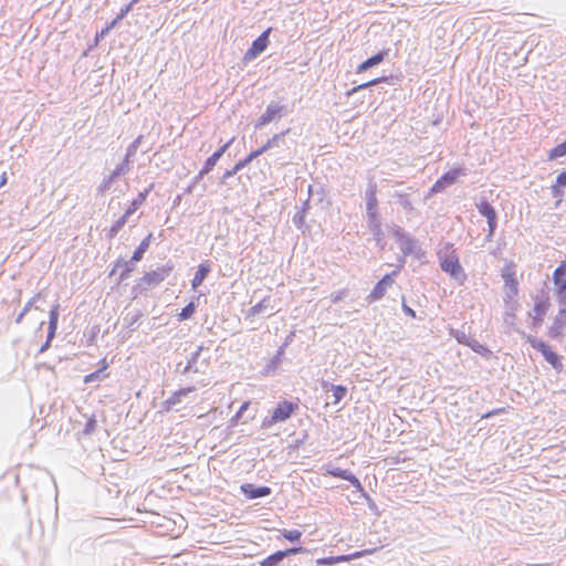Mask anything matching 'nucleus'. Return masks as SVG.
Here are the masks:
<instances>
[{
  "mask_svg": "<svg viewBox=\"0 0 566 566\" xmlns=\"http://www.w3.org/2000/svg\"><path fill=\"white\" fill-rule=\"evenodd\" d=\"M193 387H187V388H181L179 389L178 391H176L180 397L182 396H186L188 394H190L191 391H193Z\"/></svg>",
  "mask_w": 566,
  "mask_h": 566,
  "instance_id": "nucleus-43",
  "label": "nucleus"
},
{
  "mask_svg": "<svg viewBox=\"0 0 566 566\" xmlns=\"http://www.w3.org/2000/svg\"><path fill=\"white\" fill-rule=\"evenodd\" d=\"M526 340L533 348L541 352V354L544 356L545 360L549 365H552L555 369L560 370L563 368L560 357L551 348L549 345H547L546 343H544L531 335L526 336Z\"/></svg>",
  "mask_w": 566,
  "mask_h": 566,
  "instance_id": "nucleus-2",
  "label": "nucleus"
},
{
  "mask_svg": "<svg viewBox=\"0 0 566 566\" xmlns=\"http://www.w3.org/2000/svg\"><path fill=\"white\" fill-rule=\"evenodd\" d=\"M139 0H132L128 4L123 7L119 11L120 17L125 18L127 13L132 10L133 6L137 3Z\"/></svg>",
  "mask_w": 566,
  "mask_h": 566,
  "instance_id": "nucleus-37",
  "label": "nucleus"
},
{
  "mask_svg": "<svg viewBox=\"0 0 566 566\" xmlns=\"http://www.w3.org/2000/svg\"><path fill=\"white\" fill-rule=\"evenodd\" d=\"M282 113V107L279 105H269L265 112L260 116L258 126H264L275 118H279Z\"/></svg>",
  "mask_w": 566,
  "mask_h": 566,
  "instance_id": "nucleus-19",
  "label": "nucleus"
},
{
  "mask_svg": "<svg viewBox=\"0 0 566 566\" xmlns=\"http://www.w3.org/2000/svg\"><path fill=\"white\" fill-rule=\"evenodd\" d=\"M7 182V174L3 172L0 179V187H2Z\"/></svg>",
  "mask_w": 566,
  "mask_h": 566,
  "instance_id": "nucleus-50",
  "label": "nucleus"
},
{
  "mask_svg": "<svg viewBox=\"0 0 566 566\" xmlns=\"http://www.w3.org/2000/svg\"><path fill=\"white\" fill-rule=\"evenodd\" d=\"M280 533L289 542H298L302 537L300 530H282Z\"/></svg>",
  "mask_w": 566,
  "mask_h": 566,
  "instance_id": "nucleus-29",
  "label": "nucleus"
},
{
  "mask_svg": "<svg viewBox=\"0 0 566 566\" xmlns=\"http://www.w3.org/2000/svg\"><path fill=\"white\" fill-rule=\"evenodd\" d=\"M552 192L555 197H558V203H559L562 200V197H563V191H562L560 187H558V185H553Z\"/></svg>",
  "mask_w": 566,
  "mask_h": 566,
  "instance_id": "nucleus-39",
  "label": "nucleus"
},
{
  "mask_svg": "<svg viewBox=\"0 0 566 566\" xmlns=\"http://www.w3.org/2000/svg\"><path fill=\"white\" fill-rule=\"evenodd\" d=\"M180 396L177 392H174L165 402V410L169 411L171 406L178 403L180 401Z\"/></svg>",
  "mask_w": 566,
  "mask_h": 566,
  "instance_id": "nucleus-35",
  "label": "nucleus"
},
{
  "mask_svg": "<svg viewBox=\"0 0 566 566\" xmlns=\"http://www.w3.org/2000/svg\"><path fill=\"white\" fill-rule=\"evenodd\" d=\"M271 28H268L265 31L262 32V34L255 39L252 42V45L250 49L247 50L244 53V61H252L254 60L259 54H261L269 45Z\"/></svg>",
  "mask_w": 566,
  "mask_h": 566,
  "instance_id": "nucleus-7",
  "label": "nucleus"
},
{
  "mask_svg": "<svg viewBox=\"0 0 566 566\" xmlns=\"http://www.w3.org/2000/svg\"><path fill=\"white\" fill-rule=\"evenodd\" d=\"M473 348L478 353L486 352V349L482 345H474Z\"/></svg>",
  "mask_w": 566,
  "mask_h": 566,
  "instance_id": "nucleus-49",
  "label": "nucleus"
},
{
  "mask_svg": "<svg viewBox=\"0 0 566 566\" xmlns=\"http://www.w3.org/2000/svg\"><path fill=\"white\" fill-rule=\"evenodd\" d=\"M558 187H565L566 186V171H562L556 179V184Z\"/></svg>",
  "mask_w": 566,
  "mask_h": 566,
  "instance_id": "nucleus-38",
  "label": "nucleus"
},
{
  "mask_svg": "<svg viewBox=\"0 0 566 566\" xmlns=\"http://www.w3.org/2000/svg\"><path fill=\"white\" fill-rule=\"evenodd\" d=\"M111 30H112V29H111L108 25H106L105 28H103V29H102V30L96 34L95 40H96V41H98L99 39L105 38V36L109 33V31H111Z\"/></svg>",
  "mask_w": 566,
  "mask_h": 566,
  "instance_id": "nucleus-40",
  "label": "nucleus"
},
{
  "mask_svg": "<svg viewBox=\"0 0 566 566\" xmlns=\"http://www.w3.org/2000/svg\"><path fill=\"white\" fill-rule=\"evenodd\" d=\"M387 56H388V50H382V51L378 52L377 54L373 55L371 57L367 59L363 63H360L357 66L356 72L364 73L368 69L380 64Z\"/></svg>",
  "mask_w": 566,
  "mask_h": 566,
  "instance_id": "nucleus-16",
  "label": "nucleus"
},
{
  "mask_svg": "<svg viewBox=\"0 0 566 566\" xmlns=\"http://www.w3.org/2000/svg\"><path fill=\"white\" fill-rule=\"evenodd\" d=\"M326 474L333 478H339L352 483L357 491H363L360 481L348 470H342L339 468H332L326 470Z\"/></svg>",
  "mask_w": 566,
  "mask_h": 566,
  "instance_id": "nucleus-13",
  "label": "nucleus"
},
{
  "mask_svg": "<svg viewBox=\"0 0 566 566\" xmlns=\"http://www.w3.org/2000/svg\"><path fill=\"white\" fill-rule=\"evenodd\" d=\"M29 305H30V304H27V305H25V307H24L23 312H22V313L19 315V317L17 318V322H18V323L22 319L23 315H24V314H25V312L29 310Z\"/></svg>",
  "mask_w": 566,
  "mask_h": 566,
  "instance_id": "nucleus-47",
  "label": "nucleus"
},
{
  "mask_svg": "<svg viewBox=\"0 0 566 566\" xmlns=\"http://www.w3.org/2000/svg\"><path fill=\"white\" fill-rule=\"evenodd\" d=\"M219 161V158L217 156H214L213 154L211 156H209L203 166L201 167L199 174H198V177H203L205 175H208L213 168L214 166L217 165V163Z\"/></svg>",
  "mask_w": 566,
  "mask_h": 566,
  "instance_id": "nucleus-26",
  "label": "nucleus"
},
{
  "mask_svg": "<svg viewBox=\"0 0 566 566\" xmlns=\"http://www.w3.org/2000/svg\"><path fill=\"white\" fill-rule=\"evenodd\" d=\"M373 549H364L359 552H355L348 555H339V556H331V557H322L316 559L317 566H332L342 562H349L352 559L360 558L365 555L371 554Z\"/></svg>",
  "mask_w": 566,
  "mask_h": 566,
  "instance_id": "nucleus-10",
  "label": "nucleus"
},
{
  "mask_svg": "<svg viewBox=\"0 0 566 566\" xmlns=\"http://www.w3.org/2000/svg\"><path fill=\"white\" fill-rule=\"evenodd\" d=\"M118 23V21L116 19H114L112 22H109L107 25L113 29L115 28V25Z\"/></svg>",
  "mask_w": 566,
  "mask_h": 566,
  "instance_id": "nucleus-51",
  "label": "nucleus"
},
{
  "mask_svg": "<svg viewBox=\"0 0 566 566\" xmlns=\"http://www.w3.org/2000/svg\"><path fill=\"white\" fill-rule=\"evenodd\" d=\"M171 266H160L155 271L146 272L139 281V286L148 290L160 284L170 273Z\"/></svg>",
  "mask_w": 566,
  "mask_h": 566,
  "instance_id": "nucleus-4",
  "label": "nucleus"
},
{
  "mask_svg": "<svg viewBox=\"0 0 566 566\" xmlns=\"http://www.w3.org/2000/svg\"><path fill=\"white\" fill-rule=\"evenodd\" d=\"M147 195H148V190L139 192L137 195V197L135 199H133L129 207L126 209V211L124 213L126 216L130 217L137 210V208L145 202Z\"/></svg>",
  "mask_w": 566,
  "mask_h": 566,
  "instance_id": "nucleus-24",
  "label": "nucleus"
},
{
  "mask_svg": "<svg viewBox=\"0 0 566 566\" xmlns=\"http://www.w3.org/2000/svg\"><path fill=\"white\" fill-rule=\"evenodd\" d=\"M195 312H196V305H195L193 302H190L179 313V315H178L179 321H185V319H188V318L192 317Z\"/></svg>",
  "mask_w": 566,
  "mask_h": 566,
  "instance_id": "nucleus-31",
  "label": "nucleus"
},
{
  "mask_svg": "<svg viewBox=\"0 0 566 566\" xmlns=\"http://www.w3.org/2000/svg\"><path fill=\"white\" fill-rule=\"evenodd\" d=\"M402 308H403V312H405L408 316H410V317H412V318H415V317H416V312H415L412 308H410V307H409V306H407L406 304H402Z\"/></svg>",
  "mask_w": 566,
  "mask_h": 566,
  "instance_id": "nucleus-42",
  "label": "nucleus"
},
{
  "mask_svg": "<svg viewBox=\"0 0 566 566\" xmlns=\"http://www.w3.org/2000/svg\"><path fill=\"white\" fill-rule=\"evenodd\" d=\"M241 491L248 499L263 497L271 494L269 486H255L251 483L243 484Z\"/></svg>",
  "mask_w": 566,
  "mask_h": 566,
  "instance_id": "nucleus-15",
  "label": "nucleus"
},
{
  "mask_svg": "<svg viewBox=\"0 0 566 566\" xmlns=\"http://www.w3.org/2000/svg\"><path fill=\"white\" fill-rule=\"evenodd\" d=\"M248 407H249V402L247 401V402H244V403L240 407V409H239V411H238V413H237V417H240V415H241L243 411H245V410L248 409Z\"/></svg>",
  "mask_w": 566,
  "mask_h": 566,
  "instance_id": "nucleus-46",
  "label": "nucleus"
},
{
  "mask_svg": "<svg viewBox=\"0 0 566 566\" xmlns=\"http://www.w3.org/2000/svg\"><path fill=\"white\" fill-rule=\"evenodd\" d=\"M501 276L503 279V290L505 293L506 303L512 304V308L516 305V297L520 292V282L514 262H507L502 271Z\"/></svg>",
  "mask_w": 566,
  "mask_h": 566,
  "instance_id": "nucleus-1",
  "label": "nucleus"
},
{
  "mask_svg": "<svg viewBox=\"0 0 566 566\" xmlns=\"http://www.w3.org/2000/svg\"><path fill=\"white\" fill-rule=\"evenodd\" d=\"M99 364H101L99 369H97L96 371H93L84 377V379H83L84 384H88L96 379H99L101 377L105 378L108 376L107 374L102 375L108 368V363L106 361V359L105 358L102 359Z\"/></svg>",
  "mask_w": 566,
  "mask_h": 566,
  "instance_id": "nucleus-22",
  "label": "nucleus"
},
{
  "mask_svg": "<svg viewBox=\"0 0 566 566\" xmlns=\"http://www.w3.org/2000/svg\"><path fill=\"white\" fill-rule=\"evenodd\" d=\"M549 306L551 302L548 296L534 303L533 311L532 313L528 314L530 317L532 318L533 328L537 329L538 327H541Z\"/></svg>",
  "mask_w": 566,
  "mask_h": 566,
  "instance_id": "nucleus-8",
  "label": "nucleus"
},
{
  "mask_svg": "<svg viewBox=\"0 0 566 566\" xmlns=\"http://www.w3.org/2000/svg\"><path fill=\"white\" fill-rule=\"evenodd\" d=\"M473 348L478 353L486 352V349L482 345H474Z\"/></svg>",
  "mask_w": 566,
  "mask_h": 566,
  "instance_id": "nucleus-48",
  "label": "nucleus"
},
{
  "mask_svg": "<svg viewBox=\"0 0 566 566\" xmlns=\"http://www.w3.org/2000/svg\"><path fill=\"white\" fill-rule=\"evenodd\" d=\"M59 322V305L55 304L50 311L49 332L46 342L42 345L41 352L46 350L50 347L52 339L55 337Z\"/></svg>",
  "mask_w": 566,
  "mask_h": 566,
  "instance_id": "nucleus-12",
  "label": "nucleus"
},
{
  "mask_svg": "<svg viewBox=\"0 0 566 566\" xmlns=\"http://www.w3.org/2000/svg\"><path fill=\"white\" fill-rule=\"evenodd\" d=\"M553 282L558 300L566 304V260L563 261L553 272Z\"/></svg>",
  "mask_w": 566,
  "mask_h": 566,
  "instance_id": "nucleus-5",
  "label": "nucleus"
},
{
  "mask_svg": "<svg viewBox=\"0 0 566 566\" xmlns=\"http://www.w3.org/2000/svg\"><path fill=\"white\" fill-rule=\"evenodd\" d=\"M439 259L441 263V268L449 272L451 275H455L459 269L458 256L455 255V251L452 249V245L444 244L439 250Z\"/></svg>",
  "mask_w": 566,
  "mask_h": 566,
  "instance_id": "nucleus-3",
  "label": "nucleus"
},
{
  "mask_svg": "<svg viewBox=\"0 0 566 566\" xmlns=\"http://www.w3.org/2000/svg\"><path fill=\"white\" fill-rule=\"evenodd\" d=\"M238 171H234V167L231 169V170H227L224 174H223V179H227V178H230L232 177L233 175H235Z\"/></svg>",
  "mask_w": 566,
  "mask_h": 566,
  "instance_id": "nucleus-45",
  "label": "nucleus"
},
{
  "mask_svg": "<svg viewBox=\"0 0 566 566\" xmlns=\"http://www.w3.org/2000/svg\"><path fill=\"white\" fill-rule=\"evenodd\" d=\"M128 273H129V270H127L125 273H122V277L127 276Z\"/></svg>",
  "mask_w": 566,
  "mask_h": 566,
  "instance_id": "nucleus-53",
  "label": "nucleus"
},
{
  "mask_svg": "<svg viewBox=\"0 0 566 566\" xmlns=\"http://www.w3.org/2000/svg\"><path fill=\"white\" fill-rule=\"evenodd\" d=\"M271 306V297L266 296L250 308L251 315H256Z\"/></svg>",
  "mask_w": 566,
  "mask_h": 566,
  "instance_id": "nucleus-28",
  "label": "nucleus"
},
{
  "mask_svg": "<svg viewBox=\"0 0 566 566\" xmlns=\"http://www.w3.org/2000/svg\"><path fill=\"white\" fill-rule=\"evenodd\" d=\"M303 547H292L285 551H277L260 562V566H279L284 557L304 552Z\"/></svg>",
  "mask_w": 566,
  "mask_h": 566,
  "instance_id": "nucleus-11",
  "label": "nucleus"
},
{
  "mask_svg": "<svg viewBox=\"0 0 566 566\" xmlns=\"http://www.w3.org/2000/svg\"><path fill=\"white\" fill-rule=\"evenodd\" d=\"M287 130L285 132H282L281 134H275L273 135L271 138H269L260 148L253 150L254 153H258V157L261 156L262 154H264L265 151H268L270 148L274 147L277 145L281 136H283L285 133H287Z\"/></svg>",
  "mask_w": 566,
  "mask_h": 566,
  "instance_id": "nucleus-23",
  "label": "nucleus"
},
{
  "mask_svg": "<svg viewBox=\"0 0 566 566\" xmlns=\"http://www.w3.org/2000/svg\"><path fill=\"white\" fill-rule=\"evenodd\" d=\"M153 233H148L145 239L142 240L137 249L133 252L132 261L138 262L143 259L144 253L149 249V245L151 243Z\"/></svg>",
  "mask_w": 566,
  "mask_h": 566,
  "instance_id": "nucleus-20",
  "label": "nucleus"
},
{
  "mask_svg": "<svg viewBox=\"0 0 566 566\" xmlns=\"http://www.w3.org/2000/svg\"><path fill=\"white\" fill-rule=\"evenodd\" d=\"M505 411H506L505 408H499V409L492 410V411L483 415V418H490V417H492L494 415H499V413H502V412H505Z\"/></svg>",
  "mask_w": 566,
  "mask_h": 566,
  "instance_id": "nucleus-41",
  "label": "nucleus"
},
{
  "mask_svg": "<svg viewBox=\"0 0 566 566\" xmlns=\"http://www.w3.org/2000/svg\"><path fill=\"white\" fill-rule=\"evenodd\" d=\"M258 158V153L251 151L245 158L234 165V171H239L248 166L253 159Z\"/></svg>",
  "mask_w": 566,
  "mask_h": 566,
  "instance_id": "nucleus-33",
  "label": "nucleus"
},
{
  "mask_svg": "<svg viewBox=\"0 0 566 566\" xmlns=\"http://www.w3.org/2000/svg\"><path fill=\"white\" fill-rule=\"evenodd\" d=\"M376 188H377L376 185L370 186L366 193V199H367L366 210H367V214L370 219H376V217H377L378 200L376 197Z\"/></svg>",
  "mask_w": 566,
  "mask_h": 566,
  "instance_id": "nucleus-18",
  "label": "nucleus"
},
{
  "mask_svg": "<svg viewBox=\"0 0 566 566\" xmlns=\"http://www.w3.org/2000/svg\"><path fill=\"white\" fill-rule=\"evenodd\" d=\"M345 296V291H340L333 296L334 302L342 301Z\"/></svg>",
  "mask_w": 566,
  "mask_h": 566,
  "instance_id": "nucleus-44",
  "label": "nucleus"
},
{
  "mask_svg": "<svg viewBox=\"0 0 566 566\" xmlns=\"http://www.w3.org/2000/svg\"><path fill=\"white\" fill-rule=\"evenodd\" d=\"M565 324H566V310L562 308L558 312V315L556 316L552 326H549V328L547 329V335L551 338H557L562 334V329Z\"/></svg>",
  "mask_w": 566,
  "mask_h": 566,
  "instance_id": "nucleus-17",
  "label": "nucleus"
},
{
  "mask_svg": "<svg viewBox=\"0 0 566 566\" xmlns=\"http://www.w3.org/2000/svg\"><path fill=\"white\" fill-rule=\"evenodd\" d=\"M209 272H210V266L208 263H201L198 266V270L191 281V286L193 290H196L197 287H199L202 284V282L205 281V279L207 277Z\"/></svg>",
  "mask_w": 566,
  "mask_h": 566,
  "instance_id": "nucleus-21",
  "label": "nucleus"
},
{
  "mask_svg": "<svg viewBox=\"0 0 566 566\" xmlns=\"http://www.w3.org/2000/svg\"><path fill=\"white\" fill-rule=\"evenodd\" d=\"M115 19L119 22V21H120V20H123L124 18H123V17H120V14L118 13V14L116 15V18H115Z\"/></svg>",
  "mask_w": 566,
  "mask_h": 566,
  "instance_id": "nucleus-52",
  "label": "nucleus"
},
{
  "mask_svg": "<svg viewBox=\"0 0 566 566\" xmlns=\"http://www.w3.org/2000/svg\"><path fill=\"white\" fill-rule=\"evenodd\" d=\"M334 403H338L347 394V388L343 385H332Z\"/></svg>",
  "mask_w": 566,
  "mask_h": 566,
  "instance_id": "nucleus-30",
  "label": "nucleus"
},
{
  "mask_svg": "<svg viewBox=\"0 0 566 566\" xmlns=\"http://www.w3.org/2000/svg\"><path fill=\"white\" fill-rule=\"evenodd\" d=\"M387 81V77L386 76H380V77H376L369 82H366V83H363V84H359L355 87H353L352 90H349L347 92V96H350L352 94L358 92V91H361V90H365L369 86H373V85H376V84H379V83H384Z\"/></svg>",
  "mask_w": 566,
  "mask_h": 566,
  "instance_id": "nucleus-25",
  "label": "nucleus"
},
{
  "mask_svg": "<svg viewBox=\"0 0 566 566\" xmlns=\"http://www.w3.org/2000/svg\"><path fill=\"white\" fill-rule=\"evenodd\" d=\"M396 274H397V272L394 271L391 274L384 275L382 279L376 283V285L369 293L368 301L376 302V301L382 298L385 296L387 290L392 286L394 282H395L394 277Z\"/></svg>",
  "mask_w": 566,
  "mask_h": 566,
  "instance_id": "nucleus-9",
  "label": "nucleus"
},
{
  "mask_svg": "<svg viewBox=\"0 0 566 566\" xmlns=\"http://www.w3.org/2000/svg\"><path fill=\"white\" fill-rule=\"evenodd\" d=\"M298 408L297 403L283 400L277 403V406L274 408L273 413L271 416V420L269 421V424L277 423L285 421L289 419L295 410Z\"/></svg>",
  "mask_w": 566,
  "mask_h": 566,
  "instance_id": "nucleus-6",
  "label": "nucleus"
},
{
  "mask_svg": "<svg viewBox=\"0 0 566 566\" xmlns=\"http://www.w3.org/2000/svg\"><path fill=\"white\" fill-rule=\"evenodd\" d=\"M566 156V142L562 143L548 151L547 159L555 160L559 157Z\"/></svg>",
  "mask_w": 566,
  "mask_h": 566,
  "instance_id": "nucleus-27",
  "label": "nucleus"
},
{
  "mask_svg": "<svg viewBox=\"0 0 566 566\" xmlns=\"http://www.w3.org/2000/svg\"><path fill=\"white\" fill-rule=\"evenodd\" d=\"M478 209L482 216H484L488 220L489 224V237L494 233L496 228V212L494 208L486 201H481L478 205Z\"/></svg>",
  "mask_w": 566,
  "mask_h": 566,
  "instance_id": "nucleus-14",
  "label": "nucleus"
},
{
  "mask_svg": "<svg viewBox=\"0 0 566 566\" xmlns=\"http://www.w3.org/2000/svg\"><path fill=\"white\" fill-rule=\"evenodd\" d=\"M454 181V177L453 176H443L441 179H439L431 188V192H438V191H441L443 189V186L446 184L450 185Z\"/></svg>",
  "mask_w": 566,
  "mask_h": 566,
  "instance_id": "nucleus-32",
  "label": "nucleus"
},
{
  "mask_svg": "<svg viewBox=\"0 0 566 566\" xmlns=\"http://www.w3.org/2000/svg\"><path fill=\"white\" fill-rule=\"evenodd\" d=\"M234 138H231L228 143H226L224 145L220 146L214 153L213 155L217 156L219 159L222 157V155L227 151V149L229 148V146L232 144Z\"/></svg>",
  "mask_w": 566,
  "mask_h": 566,
  "instance_id": "nucleus-36",
  "label": "nucleus"
},
{
  "mask_svg": "<svg viewBox=\"0 0 566 566\" xmlns=\"http://www.w3.org/2000/svg\"><path fill=\"white\" fill-rule=\"evenodd\" d=\"M129 217L126 216L125 213L111 227V237H114L117 234V232L124 227V224L126 223L127 219Z\"/></svg>",
  "mask_w": 566,
  "mask_h": 566,
  "instance_id": "nucleus-34",
  "label": "nucleus"
}]
</instances>
